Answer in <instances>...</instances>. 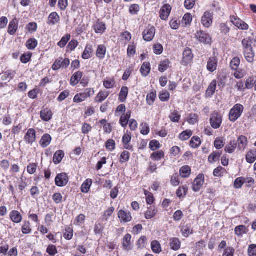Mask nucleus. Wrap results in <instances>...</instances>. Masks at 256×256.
<instances>
[{
  "mask_svg": "<svg viewBox=\"0 0 256 256\" xmlns=\"http://www.w3.org/2000/svg\"><path fill=\"white\" fill-rule=\"evenodd\" d=\"M244 110V106L240 104H236L230 110L228 119L230 122H234L242 115Z\"/></svg>",
  "mask_w": 256,
  "mask_h": 256,
  "instance_id": "1",
  "label": "nucleus"
},
{
  "mask_svg": "<svg viewBox=\"0 0 256 256\" xmlns=\"http://www.w3.org/2000/svg\"><path fill=\"white\" fill-rule=\"evenodd\" d=\"M194 36L196 38L199 42L206 45H211L212 38L210 34L206 32L200 30L196 32Z\"/></svg>",
  "mask_w": 256,
  "mask_h": 256,
  "instance_id": "2",
  "label": "nucleus"
},
{
  "mask_svg": "<svg viewBox=\"0 0 256 256\" xmlns=\"http://www.w3.org/2000/svg\"><path fill=\"white\" fill-rule=\"evenodd\" d=\"M205 182V177L202 173L199 174L192 184V189L193 192H198L202 188Z\"/></svg>",
  "mask_w": 256,
  "mask_h": 256,
  "instance_id": "3",
  "label": "nucleus"
},
{
  "mask_svg": "<svg viewBox=\"0 0 256 256\" xmlns=\"http://www.w3.org/2000/svg\"><path fill=\"white\" fill-rule=\"evenodd\" d=\"M70 64V60L68 58H63L60 57L56 59L52 66V69L54 70H58L60 68L66 69Z\"/></svg>",
  "mask_w": 256,
  "mask_h": 256,
  "instance_id": "4",
  "label": "nucleus"
},
{
  "mask_svg": "<svg viewBox=\"0 0 256 256\" xmlns=\"http://www.w3.org/2000/svg\"><path fill=\"white\" fill-rule=\"evenodd\" d=\"M222 116L217 112H214L212 114L210 122L211 126L214 129L219 128L222 124Z\"/></svg>",
  "mask_w": 256,
  "mask_h": 256,
  "instance_id": "5",
  "label": "nucleus"
},
{
  "mask_svg": "<svg viewBox=\"0 0 256 256\" xmlns=\"http://www.w3.org/2000/svg\"><path fill=\"white\" fill-rule=\"evenodd\" d=\"M230 22L238 28L240 30H248L249 26L244 21L240 18L236 14L230 15Z\"/></svg>",
  "mask_w": 256,
  "mask_h": 256,
  "instance_id": "6",
  "label": "nucleus"
},
{
  "mask_svg": "<svg viewBox=\"0 0 256 256\" xmlns=\"http://www.w3.org/2000/svg\"><path fill=\"white\" fill-rule=\"evenodd\" d=\"M214 19L213 12L210 10L206 11L201 18V22L202 26L207 28H210L212 23Z\"/></svg>",
  "mask_w": 256,
  "mask_h": 256,
  "instance_id": "7",
  "label": "nucleus"
},
{
  "mask_svg": "<svg viewBox=\"0 0 256 256\" xmlns=\"http://www.w3.org/2000/svg\"><path fill=\"white\" fill-rule=\"evenodd\" d=\"M156 34V28L154 26L149 25L142 32V37L146 42H151Z\"/></svg>",
  "mask_w": 256,
  "mask_h": 256,
  "instance_id": "8",
  "label": "nucleus"
},
{
  "mask_svg": "<svg viewBox=\"0 0 256 256\" xmlns=\"http://www.w3.org/2000/svg\"><path fill=\"white\" fill-rule=\"evenodd\" d=\"M24 139L26 144L32 145L36 140V130L33 128L28 129Z\"/></svg>",
  "mask_w": 256,
  "mask_h": 256,
  "instance_id": "9",
  "label": "nucleus"
},
{
  "mask_svg": "<svg viewBox=\"0 0 256 256\" xmlns=\"http://www.w3.org/2000/svg\"><path fill=\"white\" fill-rule=\"evenodd\" d=\"M69 180L68 174L65 172H62L58 174L55 178L56 185L59 187H62L66 186Z\"/></svg>",
  "mask_w": 256,
  "mask_h": 256,
  "instance_id": "10",
  "label": "nucleus"
},
{
  "mask_svg": "<svg viewBox=\"0 0 256 256\" xmlns=\"http://www.w3.org/2000/svg\"><path fill=\"white\" fill-rule=\"evenodd\" d=\"M118 216L121 223L130 222L132 219L131 212L123 210H120L118 212Z\"/></svg>",
  "mask_w": 256,
  "mask_h": 256,
  "instance_id": "11",
  "label": "nucleus"
},
{
  "mask_svg": "<svg viewBox=\"0 0 256 256\" xmlns=\"http://www.w3.org/2000/svg\"><path fill=\"white\" fill-rule=\"evenodd\" d=\"M132 140V134L128 130L125 133L122 138V143L124 148L126 150L133 151L134 148L130 142Z\"/></svg>",
  "mask_w": 256,
  "mask_h": 256,
  "instance_id": "12",
  "label": "nucleus"
},
{
  "mask_svg": "<svg viewBox=\"0 0 256 256\" xmlns=\"http://www.w3.org/2000/svg\"><path fill=\"white\" fill-rule=\"evenodd\" d=\"M172 8L170 4H164L160 10V18L161 20L166 21L170 15Z\"/></svg>",
  "mask_w": 256,
  "mask_h": 256,
  "instance_id": "13",
  "label": "nucleus"
},
{
  "mask_svg": "<svg viewBox=\"0 0 256 256\" xmlns=\"http://www.w3.org/2000/svg\"><path fill=\"white\" fill-rule=\"evenodd\" d=\"M182 64L184 65H188L191 63L193 60L194 54L192 51L189 48H186L183 52L182 55Z\"/></svg>",
  "mask_w": 256,
  "mask_h": 256,
  "instance_id": "14",
  "label": "nucleus"
},
{
  "mask_svg": "<svg viewBox=\"0 0 256 256\" xmlns=\"http://www.w3.org/2000/svg\"><path fill=\"white\" fill-rule=\"evenodd\" d=\"M218 65V58L217 56H214L210 57L208 60L206 68L207 70L212 72L216 70Z\"/></svg>",
  "mask_w": 256,
  "mask_h": 256,
  "instance_id": "15",
  "label": "nucleus"
},
{
  "mask_svg": "<svg viewBox=\"0 0 256 256\" xmlns=\"http://www.w3.org/2000/svg\"><path fill=\"white\" fill-rule=\"evenodd\" d=\"M132 113L131 110H128L126 111V113L120 115L119 124L122 128H126L127 127L130 120Z\"/></svg>",
  "mask_w": 256,
  "mask_h": 256,
  "instance_id": "16",
  "label": "nucleus"
},
{
  "mask_svg": "<svg viewBox=\"0 0 256 256\" xmlns=\"http://www.w3.org/2000/svg\"><path fill=\"white\" fill-rule=\"evenodd\" d=\"M18 28V20L16 18H14L9 23L8 32L11 36H14Z\"/></svg>",
  "mask_w": 256,
  "mask_h": 256,
  "instance_id": "17",
  "label": "nucleus"
},
{
  "mask_svg": "<svg viewBox=\"0 0 256 256\" xmlns=\"http://www.w3.org/2000/svg\"><path fill=\"white\" fill-rule=\"evenodd\" d=\"M132 236L129 234H126L122 242V249L126 251H130L132 250Z\"/></svg>",
  "mask_w": 256,
  "mask_h": 256,
  "instance_id": "18",
  "label": "nucleus"
},
{
  "mask_svg": "<svg viewBox=\"0 0 256 256\" xmlns=\"http://www.w3.org/2000/svg\"><path fill=\"white\" fill-rule=\"evenodd\" d=\"M238 150L239 151H244L248 144L247 138L244 136H240L236 142Z\"/></svg>",
  "mask_w": 256,
  "mask_h": 256,
  "instance_id": "19",
  "label": "nucleus"
},
{
  "mask_svg": "<svg viewBox=\"0 0 256 256\" xmlns=\"http://www.w3.org/2000/svg\"><path fill=\"white\" fill-rule=\"evenodd\" d=\"M93 28L95 32L97 34H103L106 30V24L98 20L97 22L94 24Z\"/></svg>",
  "mask_w": 256,
  "mask_h": 256,
  "instance_id": "20",
  "label": "nucleus"
},
{
  "mask_svg": "<svg viewBox=\"0 0 256 256\" xmlns=\"http://www.w3.org/2000/svg\"><path fill=\"white\" fill-rule=\"evenodd\" d=\"M110 92L106 90H100L94 98L96 102L102 103L110 96Z\"/></svg>",
  "mask_w": 256,
  "mask_h": 256,
  "instance_id": "21",
  "label": "nucleus"
},
{
  "mask_svg": "<svg viewBox=\"0 0 256 256\" xmlns=\"http://www.w3.org/2000/svg\"><path fill=\"white\" fill-rule=\"evenodd\" d=\"M40 118L44 122H48L52 118L53 112L48 108H45L40 112Z\"/></svg>",
  "mask_w": 256,
  "mask_h": 256,
  "instance_id": "22",
  "label": "nucleus"
},
{
  "mask_svg": "<svg viewBox=\"0 0 256 256\" xmlns=\"http://www.w3.org/2000/svg\"><path fill=\"white\" fill-rule=\"evenodd\" d=\"M60 22V16L56 12H52L48 17L47 24L52 26L58 24Z\"/></svg>",
  "mask_w": 256,
  "mask_h": 256,
  "instance_id": "23",
  "label": "nucleus"
},
{
  "mask_svg": "<svg viewBox=\"0 0 256 256\" xmlns=\"http://www.w3.org/2000/svg\"><path fill=\"white\" fill-rule=\"evenodd\" d=\"M10 220L16 224L20 223L22 220V216L20 213L16 210H12L10 213Z\"/></svg>",
  "mask_w": 256,
  "mask_h": 256,
  "instance_id": "24",
  "label": "nucleus"
},
{
  "mask_svg": "<svg viewBox=\"0 0 256 256\" xmlns=\"http://www.w3.org/2000/svg\"><path fill=\"white\" fill-rule=\"evenodd\" d=\"M83 76V72L81 71H77L72 76L70 80V84L74 86L77 85Z\"/></svg>",
  "mask_w": 256,
  "mask_h": 256,
  "instance_id": "25",
  "label": "nucleus"
},
{
  "mask_svg": "<svg viewBox=\"0 0 256 256\" xmlns=\"http://www.w3.org/2000/svg\"><path fill=\"white\" fill-rule=\"evenodd\" d=\"M188 188L186 185L180 186L176 191V195L180 200H183L188 193Z\"/></svg>",
  "mask_w": 256,
  "mask_h": 256,
  "instance_id": "26",
  "label": "nucleus"
},
{
  "mask_svg": "<svg viewBox=\"0 0 256 256\" xmlns=\"http://www.w3.org/2000/svg\"><path fill=\"white\" fill-rule=\"evenodd\" d=\"M218 30L222 36H226L229 35L230 28L228 26L227 22H221L218 26Z\"/></svg>",
  "mask_w": 256,
  "mask_h": 256,
  "instance_id": "27",
  "label": "nucleus"
},
{
  "mask_svg": "<svg viewBox=\"0 0 256 256\" xmlns=\"http://www.w3.org/2000/svg\"><path fill=\"white\" fill-rule=\"evenodd\" d=\"M216 84L217 82L216 80H212L210 82L206 92V98H211L214 96L216 92Z\"/></svg>",
  "mask_w": 256,
  "mask_h": 256,
  "instance_id": "28",
  "label": "nucleus"
},
{
  "mask_svg": "<svg viewBox=\"0 0 256 256\" xmlns=\"http://www.w3.org/2000/svg\"><path fill=\"white\" fill-rule=\"evenodd\" d=\"M243 54L247 62L249 63L254 62L255 56L254 48L243 50Z\"/></svg>",
  "mask_w": 256,
  "mask_h": 256,
  "instance_id": "29",
  "label": "nucleus"
},
{
  "mask_svg": "<svg viewBox=\"0 0 256 256\" xmlns=\"http://www.w3.org/2000/svg\"><path fill=\"white\" fill-rule=\"evenodd\" d=\"M52 140V138L50 135L48 134H45L42 136L40 141V144L42 148H46L50 144Z\"/></svg>",
  "mask_w": 256,
  "mask_h": 256,
  "instance_id": "30",
  "label": "nucleus"
},
{
  "mask_svg": "<svg viewBox=\"0 0 256 256\" xmlns=\"http://www.w3.org/2000/svg\"><path fill=\"white\" fill-rule=\"evenodd\" d=\"M158 213V210L154 206H150L148 208L147 210L144 213V217L146 219H152L155 217Z\"/></svg>",
  "mask_w": 256,
  "mask_h": 256,
  "instance_id": "31",
  "label": "nucleus"
},
{
  "mask_svg": "<svg viewBox=\"0 0 256 256\" xmlns=\"http://www.w3.org/2000/svg\"><path fill=\"white\" fill-rule=\"evenodd\" d=\"M254 41V40L250 37L244 38L242 42L243 50L252 49V44Z\"/></svg>",
  "mask_w": 256,
  "mask_h": 256,
  "instance_id": "32",
  "label": "nucleus"
},
{
  "mask_svg": "<svg viewBox=\"0 0 256 256\" xmlns=\"http://www.w3.org/2000/svg\"><path fill=\"white\" fill-rule=\"evenodd\" d=\"M192 173L191 168L188 165L182 166L180 169V174L182 178H188Z\"/></svg>",
  "mask_w": 256,
  "mask_h": 256,
  "instance_id": "33",
  "label": "nucleus"
},
{
  "mask_svg": "<svg viewBox=\"0 0 256 256\" xmlns=\"http://www.w3.org/2000/svg\"><path fill=\"white\" fill-rule=\"evenodd\" d=\"M170 242V246L172 250L177 251L180 248L181 242L178 238H171Z\"/></svg>",
  "mask_w": 256,
  "mask_h": 256,
  "instance_id": "34",
  "label": "nucleus"
},
{
  "mask_svg": "<svg viewBox=\"0 0 256 256\" xmlns=\"http://www.w3.org/2000/svg\"><path fill=\"white\" fill-rule=\"evenodd\" d=\"M128 94V88L127 86H123L120 89L118 95V100L120 102H124L126 101Z\"/></svg>",
  "mask_w": 256,
  "mask_h": 256,
  "instance_id": "35",
  "label": "nucleus"
},
{
  "mask_svg": "<svg viewBox=\"0 0 256 256\" xmlns=\"http://www.w3.org/2000/svg\"><path fill=\"white\" fill-rule=\"evenodd\" d=\"M154 152L150 156L152 160L158 162L164 158L165 154L162 150Z\"/></svg>",
  "mask_w": 256,
  "mask_h": 256,
  "instance_id": "36",
  "label": "nucleus"
},
{
  "mask_svg": "<svg viewBox=\"0 0 256 256\" xmlns=\"http://www.w3.org/2000/svg\"><path fill=\"white\" fill-rule=\"evenodd\" d=\"M93 52L92 46L90 44H86L84 50L82 54V57L84 60H88L92 57Z\"/></svg>",
  "mask_w": 256,
  "mask_h": 256,
  "instance_id": "37",
  "label": "nucleus"
},
{
  "mask_svg": "<svg viewBox=\"0 0 256 256\" xmlns=\"http://www.w3.org/2000/svg\"><path fill=\"white\" fill-rule=\"evenodd\" d=\"M106 48L104 44L98 46L96 52V56L100 60H103L106 56Z\"/></svg>",
  "mask_w": 256,
  "mask_h": 256,
  "instance_id": "38",
  "label": "nucleus"
},
{
  "mask_svg": "<svg viewBox=\"0 0 256 256\" xmlns=\"http://www.w3.org/2000/svg\"><path fill=\"white\" fill-rule=\"evenodd\" d=\"M222 154V153L220 152H213L208 157V162L210 164H214L218 161Z\"/></svg>",
  "mask_w": 256,
  "mask_h": 256,
  "instance_id": "39",
  "label": "nucleus"
},
{
  "mask_svg": "<svg viewBox=\"0 0 256 256\" xmlns=\"http://www.w3.org/2000/svg\"><path fill=\"white\" fill-rule=\"evenodd\" d=\"M92 180L90 178H88L82 184L80 190L83 193H88L92 184Z\"/></svg>",
  "mask_w": 256,
  "mask_h": 256,
  "instance_id": "40",
  "label": "nucleus"
},
{
  "mask_svg": "<svg viewBox=\"0 0 256 256\" xmlns=\"http://www.w3.org/2000/svg\"><path fill=\"white\" fill-rule=\"evenodd\" d=\"M248 230L244 225H240L236 226L234 228V233L238 237H242L243 234H246Z\"/></svg>",
  "mask_w": 256,
  "mask_h": 256,
  "instance_id": "41",
  "label": "nucleus"
},
{
  "mask_svg": "<svg viewBox=\"0 0 256 256\" xmlns=\"http://www.w3.org/2000/svg\"><path fill=\"white\" fill-rule=\"evenodd\" d=\"M151 70L150 64L149 62H144L140 69V72L144 76H148Z\"/></svg>",
  "mask_w": 256,
  "mask_h": 256,
  "instance_id": "42",
  "label": "nucleus"
},
{
  "mask_svg": "<svg viewBox=\"0 0 256 256\" xmlns=\"http://www.w3.org/2000/svg\"><path fill=\"white\" fill-rule=\"evenodd\" d=\"M150 246L152 252L154 254H159L162 252L161 244L157 240L152 241Z\"/></svg>",
  "mask_w": 256,
  "mask_h": 256,
  "instance_id": "43",
  "label": "nucleus"
},
{
  "mask_svg": "<svg viewBox=\"0 0 256 256\" xmlns=\"http://www.w3.org/2000/svg\"><path fill=\"white\" fill-rule=\"evenodd\" d=\"M74 236V230L72 226H66L64 232V238L68 240H72Z\"/></svg>",
  "mask_w": 256,
  "mask_h": 256,
  "instance_id": "44",
  "label": "nucleus"
},
{
  "mask_svg": "<svg viewBox=\"0 0 256 256\" xmlns=\"http://www.w3.org/2000/svg\"><path fill=\"white\" fill-rule=\"evenodd\" d=\"M64 156V153L62 150L56 151L54 154L53 158V162L54 164H59L63 159Z\"/></svg>",
  "mask_w": 256,
  "mask_h": 256,
  "instance_id": "45",
  "label": "nucleus"
},
{
  "mask_svg": "<svg viewBox=\"0 0 256 256\" xmlns=\"http://www.w3.org/2000/svg\"><path fill=\"white\" fill-rule=\"evenodd\" d=\"M246 160L248 163H254L256 160V150L248 151L246 156Z\"/></svg>",
  "mask_w": 256,
  "mask_h": 256,
  "instance_id": "46",
  "label": "nucleus"
},
{
  "mask_svg": "<svg viewBox=\"0 0 256 256\" xmlns=\"http://www.w3.org/2000/svg\"><path fill=\"white\" fill-rule=\"evenodd\" d=\"M136 43L130 42L128 47L127 56L128 58L133 57L136 54Z\"/></svg>",
  "mask_w": 256,
  "mask_h": 256,
  "instance_id": "47",
  "label": "nucleus"
},
{
  "mask_svg": "<svg viewBox=\"0 0 256 256\" xmlns=\"http://www.w3.org/2000/svg\"><path fill=\"white\" fill-rule=\"evenodd\" d=\"M202 144V140L200 138L195 136L192 137L190 142V146L192 148H197Z\"/></svg>",
  "mask_w": 256,
  "mask_h": 256,
  "instance_id": "48",
  "label": "nucleus"
},
{
  "mask_svg": "<svg viewBox=\"0 0 256 256\" xmlns=\"http://www.w3.org/2000/svg\"><path fill=\"white\" fill-rule=\"evenodd\" d=\"M116 81L114 77L111 78H106L103 81V85L104 88L106 89L112 88L114 87Z\"/></svg>",
  "mask_w": 256,
  "mask_h": 256,
  "instance_id": "49",
  "label": "nucleus"
},
{
  "mask_svg": "<svg viewBox=\"0 0 256 256\" xmlns=\"http://www.w3.org/2000/svg\"><path fill=\"white\" fill-rule=\"evenodd\" d=\"M171 62L168 59H166L160 62L158 65V70L161 72H166L170 67Z\"/></svg>",
  "mask_w": 256,
  "mask_h": 256,
  "instance_id": "50",
  "label": "nucleus"
},
{
  "mask_svg": "<svg viewBox=\"0 0 256 256\" xmlns=\"http://www.w3.org/2000/svg\"><path fill=\"white\" fill-rule=\"evenodd\" d=\"M256 84V76H252L248 78L246 82V88L248 90L254 87Z\"/></svg>",
  "mask_w": 256,
  "mask_h": 256,
  "instance_id": "51",
  "label": "nucleus"
},
{
  "mask_svg": "<svg viewBox=\"0 0 256 256\" xmlns=\"http://www.w3.org/2000/svg\"><path fill=\"white\" fill-rule=\"evenodd\" d=\"M193 132L191 130H186L181 132L178 136V138L182 141L188 140L192 135Z\"/></svg>",
  "mask_w": 256,
  "mask_h": 256,
  "instance_id": "52",
  "label": "nucleus"
},
{
  "mask_svg": "<svg viewBox=\"0 0 256 256\" xmlns=\"http://www.w3.org/2000/svg\"><path fill=\"white\" fill-rule=\"evenodd\" d=\"M16 74L14 70H8L3 73L2 76V80L4 81L8 80L10 82L11 80L13 79Z\"/></svg>",
  "mask_w": 256,
  "mask_h": 256,
  "instance_id": "53",
  "label": "nucleus"
},
{
  "mask_svg": "<svg viewBox=\"0 0 256 256\" xmlns=\"http://www.w3.org/2000/svg\"><path fill=\"white\" fill-rule=\"evenodd\" d=\"M237 148V144L235 140H230L226 146L224 150L228 154H232Z\"/></svg>",
  "mask_w": 256,
  "mask_h": 256,
  "instance_id": "54",
  "label": "nucleus"
},
{
  "mask_svg": "<svg viewBox=\"0 0 256 256\" xmlns=\"http://www.w3.org/2000/svg\"><path fill=\"white\" fill-rule=\"evenodd\" d=\"M180 231L182 235L186 238L193 234V230L191 228V226L190 224H186L182 226Z\"/></svg>",
  "mask_w": 256,
  "mask_h": 256,
  "instance_id": "55",
  "label": "nucleus"
},
{
  "mask_svg": "<svg viewBox=\"0 0 256 256\" xmlns=\"http://www.w3.org/2000/svg\"><path fill=\"white\" fill-rule=\"evenodd\" d=\"M38 45V42L35 38H30L28 39L26 44V46L29 50H34Z\"/></svg>",
  "mask_w": 256,
  "mask_h": 256,
  "instance_id": "56",
  "label": "nucleus"
},
{
  "mask_svg": "<svg viewBox=\"0 0 256 256\" xmlns=\"http://www.w3.org/2000/svg\"><path fill=\"white\" fill-rule=\"evenodd\" d=\"M156 98V90L150 92L146 96V103L149 106H152L154 104V102Z\"/></svg>",
  "mask_w": 256,
  "mask_h": 256,
  "instance_id": "57",
  "label": "nucleus"
},
{
  "mask_svg": "<svg viewBox=\"0 0 256 256\" xmlns=\"http://www.w3.org/2000/svg\"><path fill=\"white\" fill-rule=\"evenodd\" d=\"M144 194L146 196V204L150 205L152 204L155 202V198L154 194L146 190H144Z\"/></svg>",
  "mask_w": 256,
  "mask_h": 256,
  "instance_id": "58",
  "label": "nucleus"
},
{
  "mask_svg": "<svg viewBox=\"0 0 256 256\" xmlns=\"http://www.w3.org/2000/svg\"><path fill=\"white\" fill-rule=\"evenodd\" d=\"M32 229L30 227V223L28 220H24L22 226V232L23 234H29L31 233Z\"/></svg>",
  "mask_w": 256,
  "mask_h": 256,
  "instance_id": "59",
  "label": "nucleus"
},
{
  "mask_svg": "<svg viewBox=\"0 0 256 256\" xmlns=\"http://www.w3.org/2000/svg\"><path fill=\"white\" fill-rule=\"evenodd\" d=\"M225 144V140L223 137L216 138L214 142V146L216 150L222 149Z\"/></svg>",
  "mask_w": 256,
  "mask_h": 256,
  "instance_id": "60",
  "label": "nucleus"
},
{
  "mask_svg": "<svg viewBox=\"0 0 256 256\" xmlns=\"http://www.w3.org/2000/svg\"><path fill=\"white\" fill-rule=\"evenodd\" d=\"M168 118L172 122H178L180 120L181 116L177 110H174L170 113Z\"/></svg>",
  "mask_w": 256,
  "mask_h": 256,
  "instance_id": "61",
  "label": "nucleus"
},
{
  "mask_svg": "<svg viewBox=\"0 0 256 256\" xmlns=\"http://www.w3.org/2000/svg\"><path fill=\"white\" fill-rule=\"evenodd\" d=\"M240 63V58L238 56H235L231 60L230 64L232 70H237Z\"/></svg>",
  "mask_w": 256,
  "mask_h": 256,
  "instance_id": "62",
  "label": "nucleus"
},
{
  "mask_svg": "<svg viewBox=\"0 0 256 256\" xmlns=\"http://www.w3.org/2000/svg\"><path fill=\"white\" fill-rule=\"evenodd\" d=\"M170 184L174 186H178L180 184V179L179 175L177 172L174 174L170 177Z\"/></svg>",
  "mask_w": 256,
  "mask_h": 256,
  "instance_id": "63",
  "label": "nucleus"
},
{
  "mask_svg": "<svg viewBox=\"0 0 256 256\" xmlns=\"http://www.w3.org/2000/svg\"><path fill=\"white\" fill-rule=\"evenodd\" d=\"M130 153L126 150H124L122 152L119 158L120 162L124 164L128 162L130 160Z\"/></svg>",
  "mask_w": 256,
  "mask_h": 256,
  "instance_id": "64",
  "label": "nucleus"
}]
</instances>
